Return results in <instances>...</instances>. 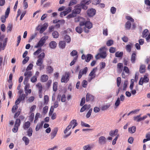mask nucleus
<instances>
[{"label": "nucleus", "instance_id": "obj_1", "mask_svg": "<svg viewBox=\"0 0 150 150\" xmlns=\"http://www.w3.org/2000/svg\"><path fill=\"white\" fill-rule=\"evenodd\" d=\"M91 2L90 0H83L80 4H78L76 5V7H80L81 8H82L84 10H86L88 7L86 5H88Z\"/></svg>", "mask_w": 150, "mask_h": 150}, {"label": "nucleus", "instance_id": "obj_2", "mask_svg": "<svg viewBox=\"0 0 150 150\" xmlns=\"http://www.w3.org/2000/svg\"><path fill=\"white\" fill-rule=\"evenodd\" d=\"M48 38V37L47 36H45L42 37L39 41L37 45L35 46V47L38 48L43 46L46 40H47Z\"/></svg>", "mask_w": 150, "mask_h": 150}, {"label": "nucleus", "instance_id": "obj_3", "mask_svg": "<svg viewBox=\"0 0 150 150\" xmlns=\"http://www.w3.org/2000/svg\"><path fill=\"white\" fill-rule=\"evenodd\" d=\"M10 12V6H9L6 9L5 15H3L1 17L0 19L2 23H4L5 22L6 19L8 17Z\"/></svg>", "mask_w": 150, "mask_h": 150}, {"label": "nucleus", "instance_id": "obj_4", "mask_svg": "<svg viewBox=\"0 0 150 150\" xmlns=\"http://www.w3.org/2000/svg\"><path fill=\"white\" fill-rule=\"evenodd\" d=\"M105 47H102L99 49L100 53H98L96 56V59H98L100 58V57H98V56H100V57L102 58H105L107 56L106 52L105 51H103V50L104 49Z\"/></svg>", "mask_w": 150, "mask_h": 150}, {"label": "nucleus", "instance_id": "obj_5", "mask_svg": "<svg viewBox=\"0 0 150 150\" xmlns=\"http://www.w3.org/2000/svg\"><path fill=\"white\" fill-rule=\"evenodd\" d=\"M80 26H83L85 25L86 28H88V29L91 28L92 27V24L90 21H85L84 19L83 21H81L79 24Z\"/></svg>", "mask_w": 150, "mask_h": 150}, {"label": "nucleus", "instance_id": "obj_6", "mask_svg": "<svg viewBox=\"0 0 150 150\" xmlns=\"http://www.w3.org/2000/svg\"><path fill=\"white\" fill-rule=\"evenodd\" d=\"M32 75V72L30 71H26L24 74V75L25 77L24 79V84H25L28 81V80L30 77Z\"/></svg>", "mask_w": 150, "mask_h": 150}, {"label": "nucleus", "instance_id": "obj_7", "mask_svg": "<svg viewBox=\"0 0 150 150\" xmlns=\"http://www.w3.org/2000/svg\"><path fill=\"white\" fill-rule=\"evenodd\" d=\"M69 74L67 72L65 73V74L62 75L61 79V81L62 83H67L69 79Z\"/></svg>", "mask_w": 150, "mask_h": 150}, {"label": "nucleus", "instance_id": "obj_8", "mask_svg": "<svg viewBox=\"0 0 150 150\" xmlns=\"http://www.w3.org/2000/svg\"><path fill=\"white\" fill-rule=\"evenodd\" d=\"M97 68L95 67L93 69L92 71H91L90 73L89 74V76L91 77L90 78L88 79V81H91L92 79H93L96 76L95 73L97 70Z\"/></svg>", "mask_w": 150, "mask_h": 150}, {"label": "nucleus", "instance_id": "obj_9", "mask_svg": "<svg viewBox=\"0 0 150 150\" xmlns=\"http://www.w3.org/2000/svg\"><path fill=\"white\" fill-rule=\"evenodd\" d=\"M93 56L91 54H88L86 56L84 54H83L81 57V58L82 59H85V61L87 62H89L90 60L92 58H93Z\"/></svg>", "mask_w": 150, "mask_h": 150}, {"label": "nucleus", "instance_id": "obj_10", "mask_svg": "<svg viewBox=\"0 0 150 150\" xmlns=\"http://www.w3.org/2000/svg\"><path fill=\"white\" fill-rule=\"evenodd\" d=\"M149 79L148 77L145 75L144 77H141L139 80V85H142L144 83H146L149 81Z\"/></svg>", "mask_w": 150, "mask_h": 150}, {"label": "nucleus", "instance_id": "obj_11", "mask_svg": "<svg viewBox=\"0 0 150 150\" xmlns=\"http://www.w3.org/2000/svg\"><path fill=\"white\" fill-rule=\"evenodd\" d=\"M106 142V139L104 136H101L99 138L98 143L100 145H103L105 144Z\"/></svg>", "mask_w": 150, "mask_h": 150}, {"label": "nucleus", "instance_id": "obj_12", "mask_svg": "<svg viewBox=\"0 0 150 150\" xmlns=\"http://www.w3.org/2000/svg\"><path fill=\"white\" fill-rule=\"evenodd\" d=\"M58 129L57 127H55L54 128L51 133V139H53L56 136L58 131Z\"/></svg>", "mask_w": 150, "mask_h": 150}, {"label": "nucleus", "instance_id": "obj_13", "mask_svg": "<svg viewBox=\"0 0 150 150\" xmlns=\"http://www.w3.org/2000/svg\"><path fill=\"white\" fill-rule=\"evenodd\" d=\"M96 10L93 8H91L87 11V14L89 16H93L96 13Z\"/></svg>", "mask_w": 150, "mask_h": 150}, {"label": "nucleus", "instance_id": "obj_14", "mask_svg": "<svg viewBox=\"0 0 150 150\" xmlns=\"http://www.w3.org/2000/svg\"><path fill=\"white\" fill-rule=\"evenodd\" d=\"M94 98V96L90 94L89 93H87L86 95V101H93Z\"/></svg>", "mask_w": 150, "mask_h": 150}, {"label": "nucleus", "instance_id": "obj_15", "mask_svg": "<svg viewBox=\"0 0 150 150\" xmlns=\"http://www.w3.org/2000/svg\"><path fill=\"white\" fill-rule=\"evenodd\" d=\"M48 24L47 23H45L41 27L39 31L40 33H42L48 27Z\"/></svg>", "mask_w": 150, "mask_h": 150}, {"label": "nucleus", "instance_id": "obj_16", "mask_svg": "<svg viewBox=\"0 0 150 150\" xmlns=\"http://www.w3.org/2000/svg\"><path fill=\"white\" fill-rule=\"evenodd\" d=\"M81 11V7H76V6H75V8L73 10L72 12L76 16V14H78L80 13Z\"/></svg>", "mask_w": 150, "mask_h": 150}, {"label": "nucleus", "instance_id": "obj_17", "mask_svg": "<svg viewBox=\"0 0 150 150\" xmlns=\"http://www.w3.org/2000/svg\"><path fill=\"white\" fill-rule=\"evenodd\" d=\"M57 44L54 41H51L49 44V47L51 49H54L56 48Z\"/></svg>", "mask_w": 150, "mask_h": 150}, {"label": "nucleus", "instance_id": "obj_18", "mask_svg": "<svg viewBox=\"0 0 150 150\" xmlns=\"http://www.w3.org/2000/svg\"><path fill=\"white\" fill-rule=\"evenodd\" d=\"M133 46V44L132 43H130L129 44L127 45L125 47V49L127 51L129 52H130L131 51Z\"/></svg>", "mask_w": 150, "mask_h": 150}, {"label": "nucleus", "instance_id": "obj_19", "mask_svg": "<svg viewBox=\"0 0 150 150\" xmlns=\"http://www.w3.org/2000/svg\"><path fill=\"white\" fill-rule=\"evenodd\" d=\"M118 132L117 129H116L115 130L111 131L109 133V135L111 137H114L115 135H117Z\"/></svg>", "mask_w": 150, "mask_h": 150}, {"label": "nucleus", "instance_id": "obj_20", "mask_svg": "<svg viewBox=\"0 0 150 150\" xmlns=\"http://www.w3.org/2000/svg\"><path fill=\"white\" fill-rule=\"evenodd\" d=\"M136 60V54L135 53L132 54L131 57V61L132 63V64L134 63Z\"/></svg>", "mask_w": 150, "mask_h": 150}, {"label": "nucleus", "instance_id": "obj_21", "mask_svg": "<svg viewBox=\"0 0 150 150\" xmlns=\"http://www.w3.org/2000/svg\"><path fill=\"white\" fill-rule=\"evenodd\" d=\"M29 87V85L26 84L24 88L25 93L26 94V96H28V93H30L31 92V89H28Z\"/></svg>", "mask_w": 150, "mask_h": 150}, {"label": "nucleus", "instance_id": "obj_22", "mask_svg": "<svg viewBox=\"0 0 150 150\" xmlns=\"http://www.w3.org/2000/svg\"><path fill=\"white\" fill-rule=\"evenodd\" d=\"M93 147V145L92 144H87L84 146L83 147V150H91Z\"/></svg>", "mask_w": 150, "mask_h": 150}, {"label": "nucleus", "instance_id": "obj_23", "mask_svg": "<svg viewBox=\"0 0 150 150\" xmlns=\"http://www.w3.org/2000/svg\"><path fill=\"white\" fill-rule=\"evenodd\" d=\"M90 107V105H88L86 104H85L81 108L80 111L81 112H83L86 109H89Z\"/></svg>", "mask_w": 150, "mask_h": 150}, {"label": "nucleus", "instance_id": "obj_24", "mask_svg": "<svg viewBox=\"0 0 150 150\" xmlns=\"http://www.w3.org/2000/svg\"><path fill=\"white\" fill-rule=\"evenodd\" d=\"M48 79V76L47 75L44 74L41 76V81L42 82L46 81Z\"/></svg>", "mask_w": 150, "mask_h": 150}, {"label": "nucleus", "instance_id": "obj_25", "mask_svg": "<svg viewBox=\"0 0 150 150\" xmlns=\"http://www.w3.org/2000/svg\"><path fill=\"white\" fill-rule=\"evenodd\" d=\"M136 127L134 126H133L131 127H129L128 128V131L131 133H133L136 131Z\"/></svg>", "mask_w": 150, "mask_h": 150}, {"label": "nucleus", "instance_id": "obj_26", "mask_svg": "<svg viewBox=\"0 0 150 150\" xmlns=\"http://www.w3.org/2000/svg\"><path fill=\"white\" fill-rule=\"evenodd\" d=\"M66 43L64 41H60L59 42V47L62 49H64L65 47Z\"/></svg>", "mask_w": 150, "mask_h": 150}, {"label": "nucleus", "instance_id": "obj_27", "mask_svg": "<svg viewBox=\"0 0 150 150\" xmlns=\"http://www.w3.org/2000/svg\"><path fill=\"white\" fill-rule=\"evenodd\" d=\"M30 126V123L29 122L27 121L23 125V128L24 129H28Z\"/></svg>", "mask_w": 150, "mask_h": 150}, {"label": "nucleus", "instance_id": "obj_28", "mask_svg": "<svg viewBox=\"0 0 150 150\" xmlns=\"http://www.w3.org/2000/svg\"><path fill=\"white\" fill-rule=\"evenodd\" d=\"M43 60L41 58H38L36 63L37 65L40 66L43 63Z\"/></svg>", "mask_w": 150, "mask_h": 150}, {"label": "nucleus", "instance_id": "obj_29", "mask_svg": "<svg viewBox=\"0 0 150 150\" xmlns=\"http://www.w3.org/2000/svg\"><path fill=\"white\" fill-rule=\"evenodd\" d=\"M22 140L24 141L25 145H27L28 144L29 142V139L25 136H24L22 138Z\"/></svg>", "mask_w": 150, "mask_h": 150}, {"label": "nucleus", "instance_id": "obj_30", "mask_svg": "<svg viewBox=\"0 0 150 150\" xmlns=\"http://www.w3.org/2000/svg\"><path fill=\"white\" fill-rule=\"evenodd\" d=\"M37 87L39 90L38 92H42V87L41 84L40 83H38L36 85Z\"/></svg>", "mask_w": 150, "mask_h": 150}, {"label": "nucleus", "instance_id": "obj_31", "mask_svg": "<svg viewBox=\"0 0 150 150\" xmlns=\"http://www.w3.org/2000/svg\"><path fill=\"white\" fill-rule=\"evenodd\" d=\"M148 30L147 29H145L142 33V36L143 38L146 37L148 34Z\"/></svg>", "mask_w": 150, "mask_h": 150}, {"label": "nucleus", "instance_id": "obj_32", "mask_svg": "<svg viewBox=\"0 0 150 150\" xmlns=\"http://www.w3.org/2000/svg\"><path fill=\"white\" fill-rule=\"evenodd\" d=\"M40 116L41 115L38 112L36 114L35 118V120L34 121L35 123L37 122L38 118L40 117Z\"/></svg>", "mask_w": 150, "mask_h": 150}, {"label": "nucleus", "instance_id": "obj_33", "mask_svg": "<svg viewBox=\"0 0 150 150\" xmlns=\"http://www.w3.org/2000/svg\"><path fill=\"white\" fill-rule=\"evenodd\" d=\"M64 39L67 43H69L71 41V39L70 37L67 35H66L65 36Z\"/></svg>", "mask_w": 150, "mask_h": 150}, {"label": "nucleus", "instance_id": "obj_34", "mask_svg": "<svg viewBox=\"0 0 150 150\" xmlns=\"http://www.w3.org/2000/svg\"><path fill=\"white\" fill-rule=\"evenodd\" d=\"M131 23L129 21H127L125 25V28L127 30H129L131 28Z\"/></svg>", "mask_w": 150, "mask_h": 150}, {"label": "nucleus", "instance_id": "obj_35", "mask_svg": "<svg viewBox=\"0 0 150 150\" xmlns=\"http://www.w3.org/2000/svg\"><path fill=\"white\" fill-rule=\"evenodd\" d=\"M84 18L81 17H76L75 18V22L83 21L84 20Z\"/></svg>", "mask_w": 150, "mask_h": 150}, {"label": "nucleus", "instance_id": "obj_36", "mask_svg": "<svg viewBox=\"0 0 150 150\" xmlns=\"http://www.w3.org/2000/svg\"><path fill=\"white\" fill-rule=\"evenodd\" d=\"M26 94L23 93L22 95H19L18 98L21 101L24 100L26 96Z\"/></svg>", "mask_w": 150, "mask_h": 150}, {"label": "nucleus", "instance_id": "obj_37", "mask_svg": "<svg viewBox=\"0 0 150 150\" xmlns=\"http://www.w3.org/2000/svg\"><path fill=\"white\" fill-rule=\"evenodd\" d=\"M27 135L29 137H30L32 135L33 133V130L32 128H29L27 132Z\"/></svg>", "mask_w": 150, "mask_h": 150}, {"label": "nucleus", "instance_id": "obj_38", "mask_svg": "<svg viewBox=\"0 0 150 150\" xmlns=\"http://www.w3.org/2000/svg\"><path fill=\"white\" fill-rule=\"evenodd\" d=\"M12 27L13 26L12 24L9 23L8 24V25L7 28V33L11 32L12 30Z\"/></svg>", "mask_w": 150, "mask_h": 150}, {"label": "nucleus", "instance_id": "obj_39", "mask_svg": "<svg viewBox=\"0 0 150 150\" xmlns=\"http://www.w3.org/2000/svg\"><path fill=\"white\" fill-rule=\"evenodd\" d=\"M123 54V53L122 52H117L115 53V56L117 57H122Z\"/></svg>", "mask_w": 150, "mask_h": 150}, {"label": "nucleus", "instance_id": "obj_40", "mask_svg": "<svg viewBox=\"0 0 150 150\" xmlns=\"http://www.w3.org/2000/svg\"><path fill=\"white\" fill-rule=\"evenodd\" d=\"M77 3V0H70L69 4V6H71L74 5L76 4Z\"/></svg>", "mask_w": 150, "mask_h": 150}, {"label": "nucleus", "instance_id": "obj_41", "mask_svg": "<svg viewBox=\"0 0 150 150\" xmlns=\"http://www.w3.org/2000/svg\"><path fill=\"white\" fill-rule=\"evenodd\" d=\"M76 30L77 32L80 34L82 32V28L80 26H78L76 27L75 29Z\"/></svg>", "mask_w": 150, "mask_h": 150}, {"label": "nucleus", "instance_id": "obj_42", "mask_svg": "<svg viewBox=\"0 0 150 150\" xmlns=\"http://www.w3.org/2000/svg\"><path fill=\"white\" fill-rule=\"evenodd\" d=\"M52 35L54 38H57L59 36V34L57 31H54L52 33Z\"/></svg>", "mask_w": 150, "mask_h": 150}, {"label": "nucleus", "instance_id": "obj_43", "mask_svg": "<svg viewBox=\"0 0 150 150\" xmlns=\"http://www.w3.org/2000/svg\"><path fill=\"white\" fill-rule=\"evenodd\" d=\"M141 116V114H140L139 115H138L135 116H134L133 117V120L134 121H136L137 122H140V117Z\"/></svg>", "mask_w": 150, "mask_h": 150}, {"label": "nucleus", "instance_id": "obj_44", "mask_svg": "<svg viewBox=\"0 0 150 150\" xmlns=\"http://www.w3.org/2000/svg\"><path fill=\"white\" fill-rule=\"evenodd\" d=\"M120 103V98H118L115 103V105L116 108L119 106Z\"/></svg>", "mask_w": 150, "mask_h": 150}, {"label": "nucleus", "instance_id": "obj_45", "mask_svg": "<svg viewBox=\"0 0 150 150\" xmlns=\"http://www.w3.org/2000/svg\"><path fill=\"white\" fill-rule=\"evenodd\" d=\"M145 68L144 66L143 65L141 66L139 69V71L140 73H143L145 72Z\"/></svg>", "mask_w": 150, "mask_h": 150}, {"label": "nucleus", "instance_id": "obj_46", "mask_svg": "<svg viewBox=\"0 0 150 150\" xmlns=\"http://www.w3.org/2000/svg\"><path fill=\"white\" fill-rule=\"evenodd\" d=\"M78 57V56L77 55L74 58L73 60L70 63V66H72L74 64L77 59Z\"/></svg>", "mask_w": 150, "mask_h": 150}, {"label": "nucleus", "instance_id": "obj_47", "mask_svg": "<svg viewBox=\"0 0 150 150\" xmlns=\"http://www.w3.org/2000/svg\"><path fill=\"white\" fill-rule=\"evenodd\" d=\"M88 70V68L87 67H85L83 69L81 70L80 71H81L83 74H86Z\"/></svg>", "mask_w": 150, "mask_h": 150}, {"label": "nucleus", "instance_id": "obj_48", "mask_svg": "<svg viewBox=\"0 0 150 150\" xmlns=\"http://www.w3.org/2000/svg\"><path fill=\"white\" fill-rule=\"evenodd\" d=\"M2 40H0V52L2 50H3L5 49V45H3L2 44Z\"/></svg>", "mask_w": 150, "mask_h": 150}, {"label": "nucleus", "instance_id": "obj_49", "mask_svg": "<svg viewBox=\"0 0 150 150\" xmlns=\"http://www.w3.org/2000/svg\"><path fill=\"white\" fill-rule=\"evenodd\" d=\"M21 124V120L19 119H17L16 120L15 125L19 127Z\"/></svg>", "mask_w": 150, "mask_h": 150}, {"label": "nucleus", "instance_id": "obj_50", "mask_svg": "<svg viewBox=\"0 0 150 150\" xmlns=\"http://www.w3.org/2000/svg\"><path fill=\"white\" fill-rule=\"evenodd\" d=\"M47 70L49 73H51L53 71V69L51 66H48L47 68Z\"/></svg>", "mask_w": 150, "mask_h": 150}, {"label": "nucleus", "instance_id": "obj_51", "mask_svg": "<svg viewBox=\"0 0 150 150\" xmlns=\"http://www.w3.org/2000/svg\"><path fill=\"white\" fill-rule=\"evenodd\" d=\"M113 41L112 40H108L106 42V45L108 46H110L112 45L113 44Z\"/></svg>", "mask_w": 150, "mask_h": 150}, {"label": "nucleus", "instance_id": "obj_52", "mask_svg": "<svg viewBox=\"0 0 150 150\" xmlns=\"http://www.w3.org/2000/svg\"><path fill=\"white\" fill-rule=\"evenodd\" d=\"M57 82H55L53 83V90L56 91L57 90Z\"/></svg>", "mask_w": 150, "mask_h": 150}, {"label": "nucleus", "instance_id": "obj_53", "mask_svg": "<svg viewBox=\"0 0 150 150\" xmlns=\"http://www.w3.org/2000/svg\"><path fill=\"white\" fill-rule=\"evenodd\" d=\"M33 65L32 64H30L27 67L26 71H29L31 70L33 67Z\"/></svg>", "mask_w": 150, "mask_h": 150}, {"label": "nucleus", "instance_id": "obj_54", "mask_svg": "<svg viewBox=\"0 0 150 150\" xmlns=\"http://www.w3.org/2000/svg\"><path fill=\"white\" fill-rule=\"evenodd\" d=\"M42 126L40 124V123H38L36 126V128H35V130L36 131H38L39 129H40V128H41L42 127Z\"/></svg>", "mask_w": 150, "mask_h": 150}, {"label": "nucleus", "instance_id": "obj_55", "mask_svg": "<svg viewBox=\"0 0 150 150\" xmlns=\"http://www.w3.org/2000/svg\"><path fill=\"white\" fill-rule=\"evenodd\" d=\"M77 52L76 50H73L70 53V55L72 56H74L77 55Z\"/></svg>", "mask_w": 150, "mask_h": 150}, {"label": "nucleus", "instance_id": "obj_56", "mask_svg": "<svg viewBox=\"0 0 150 150\" xmlns=\"http://www.w3.org/2000/svg\"><path fill=\"white\" fill-rule=\"evenodd\" d=\"M85 101V98L84 97H83L82 98L81 100V101L80 103V105L81 106L83 105L84 104Z\"/></svg>", "mask_w": 150, "mask_h": 150}, {"label": "nucleus", "instance_id": "obj_57", "mask_svg": "<svg viewBox=\"0 0 150 150\" xmlns=\"http://www.w3.org/2000/svg\"><path fill=\"white\" fill-rule=\"evenodd\" d=\"M123 71H125L127 74H129V69L126 66H125L124 67Z\"/></svg>", "mask_w": 150, "mask_h": 150}, {"label": "nucleus", "instance_id": "obj_58", "mask_svg": "<svg viewBox=\"0 0 150 150\" xmlns=\"http://www.w3.org/2000/svg\"><path fill=\"white\" fill-rule=\"evenodd\" d=\"M30 80L32 83L35 82L37 81V77L35 76H33L31 78Z\"/></svg>", "mask_w": 150, "mask_h": 150}, {"label": "nucleus", "instance_id": "obj_59", "mask_svg": "<svg viewBox=\"0 0 150 150\" xmlns=\"http://www.w3.org/2000/svg\"><path fill=\"white\" fill-rule=\"evenodd\" d=\"M29 57H27L23 59L22 61V63L23 64H26L29 60Z\"/></svg>", "mask_w": 150, "mask_h": 150}, {"label": "nucleus", "instance_id": "obj_60", "mask_svg": "<svg viewBox=\"0 0 150 150\" xmlns=\"http://www.w3.org/2000/svg\"><path fill=\"white\" fill-rule=\"evenodd\" d=\"M71 9L72 8L71 7H68L64 11L65 12L66 14H67L71 11Z\"/></svg>", "mask_w": 150, "mask_h": 150}, {"label": "nucleus", "instance_id": "obj_61", "mask_svg": "<svg viewBox=\"0 0 150 150\" xmlns=\"http://www.w3.org/2000/svg\"><path fill=\"white\" fill-rule=\"evenodd\" d=\"M116 51V48L114 47H111L109 49V52L110 53H113Z\"/></svg>", "mask_w": 150, "mask_h": 150}, {"label": "nucleus", "instance_id": "obj_62", "mask_svg": "<svg viewBox=\"0 0 150 150\" xmlns=\"http://www.w3.org/2000/svg\"><path fill=\"white\" fill-rule=\"evenodd\" d=\"M92 110V109H90L87 113L86 115V117L87 118H89L90 116Z\"/></svg>", "mask_w": 150, "mask_h": 150}, {"label": "nucleus", "instance_id": "obj_63", "mask_svg": "<svg viewBox=\"0 0 150 150\" xmlns=\"http://www.w3.org/2000/svg\"><path fill=\"white\" fill-rule=\"evenodd\" d=\"M71 127V125H69L66 128V129L64 130V132L66 134Z\"/></svg>", "mask_w": 150, "mask_h": 150}, {"label": "nucleus", "instance_id": "obj_64", "mask_svg": "<svg viewBox=\"0 0 150 150\" xmlns=\"http://www.w3.org/2000/svg\"><path fill=\"white\" fill-rule=\"evenodd\" d=\"M45 54L44 52L41 53L38 56V58H41L43 60L44 58L45 57Z\"/></svg>", "mask_w": 150, "mask_h": 150}]
</instances>
